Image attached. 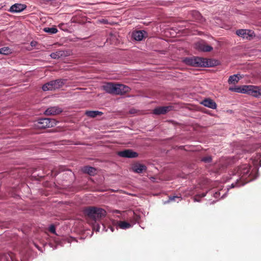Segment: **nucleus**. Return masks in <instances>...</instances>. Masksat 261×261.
<instances>
[{
	"mask_svg": "<svg viewBox=\"0 0 261 261\" xmlns=\"http://www.w3.org/2000/svg\"><path fill=\"white\" fill-rule=\"evenodd\" d=\"M132 169L135 173H142L143 172L146 171L147 168L145 165L137 163L132 166Z\"/></svg>",
	"mask_w": 261,
	"mask_h": 261,
	"instance_id": "nucleus-11",
	"label": "nucleus"
},
{
	"mask_svg": "<svg viewBox=\"0 0 261 261\" xmlns=\"http://www.w3.org/2000/svg\"><path fill=\"white\" fill-rule=\"evenodd\" d=\"M84 212L87 217L95 221L105 217L107 214L106 211L103 208L95 206L87 207L84 210Z\"/></svg>",
	"mask_w": 261,
	"mask_h": 261,
	"instance_id": "nucleus-3",
	"label": "nucleus"
},
{
	"mask_svg": "<svg viewBox=\"0 0 261 261\" xmlns=\"http://www.w3.org/2000/svg\"><path fill=\"white\" fill-rule=\"evenodd\" d=\"M250 165L246 164L239 166L235 169L234 175H237L239 178L237 179L235 183H232L231 185V188L240 187L253 180V178L250 172Z\"/></svg>",
	"mask_w": 261,
	"mask_h": 261,
	"instance_id": "nucleus-1",
	"label": "nucleus"
},
{
	"mask_svg": "<svg viewBox=\"0 0 261 261\" xmlns=\"http://www.w3.org/2000/svg\"><path fill=\"white\" fill-rule=\"evenodd\" d=\"M128 215L132 217L129 220L131 224H134L138 222L140 219V216L139 215L136 214L134 212H128Z\"/></svg>",
	"mask_w": 261,
	"mask_h": 261,
	"instance_id": "nucleus-17",
	"label": "nucleus"
},
{
	"mask_svg": "<svg viewBox=\"0 0 261 261\" xmlns=\"http://www.w3.org/2000/svg\"><path fill=\"white\" fill-rule=\"evenodd\" d=\"M11 53V49L8 47H4L0 48V54L3 55H9Z\"/></svg>",
	"mask_w": 261,
	"mask_h": 261,
	"instance_id": "nucleus-28",
	"label": "nucleus"
},
{
	"mask_svg": "<svg viewBox=\"0 0 261 261\" xmlns=\"http://www.w3.org/2000/svg\"><path fill=\"white\" fill-rule=\"evenodd\" d=\"M117 225L121 229H126L132 227V224L126 221H118L117 222Z\"/></svg>",
	"mask_w": 261,
	"mask_h": 261,
	"instance_id": "nucleus-20",
	"label": "nucleus"
},
{
	"mask_svg": "<svg viewBox=\"0 0 261 261\" xmlns=\"http://www.w3.org/2000/svg\"><path fill=\"white\" fill-rule=\"evenodd\" d=\"M183 62L188 65L194 67H206L210 65L206 59L196 57L185 58Z\"/></svg>",
	"mask_w": 261,
	"mask_h": 261,
	"instance_id": "nucleus-4",
	"label": "nucleus"
},
{
	"mask_svg": "<svg viewBox=\"0 0 261 261\" xmlns=\"http://www.w3.org/2000/svg\"><path fill=\"white\" fill-rule=\"evenodd\" d=\"M132 37L136 41H141L147 37V33L145 31H136L133 33Z\"/></svg>",
	"mask_w": 261,
	"mask_h": 261,
	"instance_id": "nucleus-10",
	"label": "nucleus"
},
{
	"mask_svg": "<svg viewBox=\"0 0 261 261\" xmlns=\"http://www.w3.org/2000/svg\"><path fill=\"white\" fill-rule=\"evenodd\" d=\"M67 80L66 79H57L53 80V84L55 90L62 88L66 83Z\"/></svg>",
	"mask_w": 261,
	"mask_h": 261,
	"instance_id": "nucleus-15",
	"label": "nucleus"
},
{
	"mask_svg": "<svg viewBox=\"0 0 261 261\" xmlns=\"http://www.w3.org/2000/svg\"><path fill=\"white\" fill-rule=\"evenodd\" d=\"M247 30H239L237 31V34L244 38H248V34H247Z\"/></svg>",
	"mask_w": 261,
	"mask_h": 261,
	"instance_id": "nucleus-26",
	"label": "nucleus"
},
{
	"mask_svg": "<svg viewBox=\"0 0 261 261\" xmlns=\"http://www.w3.org/2000/svg\"><path fill=\"white\" fill-rule=\"evenodd\" d=\"M181 198L180 197L177 196H170L169 197V200L171 201H176L177 202H178L179 201L181 200Z\"/></svg>",
	"mask_w": 261,
	"mask_h": 261,
	"instance_id": "nucleus-29",
	"label": "nucleus"
},
{
	"mask_svg": "<svg viewBox=\"0 0 261 261\" xmlns=\"http://www.w3.org/2000/svg\"><path fill=\"white\" fill-rule=\"evenodd\" d=\"M196 48L201 51L208 52L213 49V47L206 44L205 42L201 41L196 43Z\"/></svg>",
	"mask_w": 261,
	"mask_h": 261,
	"instance_id": "nucleus-9",
	"label": "nucleus"
},
{
	"mask_svg": "<svg viewBox=\"0 0 261 261\" xmlns=\"http://www.w3.org/2000/svg\"><path fill=\"white\" fill-rule=\"evenodd\" d=\"M26 8V6L21 4H15L12 5L9 11L11 12H20L24 10Z\"/></svg>",
	"mask_w": 261,
	"mask_h": 261,
	"instance_id": "nucleus-14",
	"label": "nucleus"
},
{
	"mask_svg": "<svg viewBox=\"0 0 261 261\" xmlns=\"http://www.w3.org/2000/svg\"><path fill=\"white\" fill-rule=\"evenodd\" d=\"M205 195H206V193H202L201 194L196 195L194 197V201L199 202V201H200V200L199 199V198L204 197L205 196Z\"/></svg>",
	"mask_w": 261,
	"mask_h": 261,
	"instance_id": "nucleus-30",
	"label": "nucleus"
},
{
	"mask_svg": "<svg viewBox=\"0 0 261 261\" xmlns=\"http://www.w3.org/2000/svg\"><path fill=\"white\" fill-rule=\"evenodd\" d=\"M64 51L62 50H58L55 53H53L50 54V56L53 59H59L60 57L63 56Z\"/></svg>",
	"mask_w": 261,
	"mask_h": 261,
	"instance_id": "nucleus-24",
	"label": "nucleus"
},
{
	"mask_svg": "<svg viewBox=\"0 0 261 261\" xmlns=\"http://www.w3.org/2000/svg\"><path fill=\"white\" fill-rule=\"evenodd\" d=\"M37 43V42H36V41H32V42H31V45L32 46H33H33H35Z\"/></svg>",
	"mask_w": 261,
	"mask_h": 261,
	"instance_id": "nucleus-33",
	"label": "nucleus"
},
{
	"mask_svg": "<svg viewBox=\"0 0 261 261\" xmlns=\"http://www.w3.org/2000/svg\"><path fill=\"white\" fill-rule=\"evenodd\" d=\"M102 88L107 93L114 95H123L130 91V88L127 86L114 83H107Z\"/></svg>",
	"mask_w": 261,
	"mask_h": 261,
	"instance_id": "nucleus-2",
	"label": "nucleus"
},
{
	"mask_svg": "<svg viewBox=\"0 0 261 261\" xmlns=\"http://www.w3.org/2000/svg\"><path fill=\"white\" fill-rule=\"evenodd\" d=\"M212 157L211 156H206L201 159V161L205 163H210L212 161Z\"/></svg>",
	"mask_w": 261,
	"mask_h": 261,
	"instance_id": "nucleus-31",
	"label": "nucleus"
},
{
	"mask_svg": "<svg viewBox=\"0 0 261 261\" xmlns=\"http://www.w3.org/2000/svg\"><path fill=\"white\" fill-rule=\"evenodd\" d=\"M118 155L123 158H134L138 156V154L130 149H126L118 152Z\"/></svg>",
	"mask_w": 261,
	"mask_h": 261,
	"instance_id": "nucleus-7",
	"label": "nucleus"
},
{
	"mask_svg": "<svg viewBox=\"0 0 261 261\" xmlns=\"http://www.w3.org/2000/svg\"><path fill=\"white\" fill-rule=\"evenodd\" d=\"M43 31L46 32L50 34H56L58 32V30L57 28L53 27V28H45L43 29Z\"/></svg>",
	"mask_w": 261,
	"mask_h": 261,
	"instance_id": "nucleus-27",
	"label": "nucleus"
},
{
	"mask_svg": "<svg viewBox=\"0 0 261 261\" xmlns=\"http://www.w3.org/2000/svg\"><path fill=\"white\" fill-rule=\"evenodd\" d=\"M85 114L90 117L94 118L97 116L101 115L102 113L98 111H86Z\"/></svg>",
	"mask_w": 261,
	"mask_h": 261,
	"instance_id": "nucleus-23",
	"label": "nucleus"
},
{
	"mask_svg": "<svg viewBox=\"0 0 261 261\" xmlns=\"http://www.w3.org/2000/svg\"><path fill=\"white\" fill-rule=\"evenodd\" d=\"M192 16L193 17V19L195 21L202 22L203 21V17L201 15V14L196 11H193L191 13Z\"/></svg>",
	"mask_w": 261,
	"mask_h": 261,
	"instance_id": "nucleus-22",
	"label": "nucleus"
},
{
	"mask_svg": "<svg viewBox=\"0 0 261 261\" xmlns=\"http://www.w3.org/2000/svg\"><path fill=\"white\" fill-rule=\"evenodd\" d=\"M57 174L58 173L57 172H55L54 171L51 170V175L55 176L57 175Z\"/></svg>",
	"mask_w": 261,
	"mask_h": 261,
	"instance_id": "nucleus-34",
	"label": "nucleus"
},
{
	"mask_svg": "<svg viewBox=\"0 0 261 261\" xmlns=\"http://www.w3.org/2000/svg\"><path fill=\"white\" fill-rule=\"evenodd\" d=\"M248 85L239 86L236 87H230L229 90L231 91H234L238 93H246L247 88Z\"/></svg>",
	"mask_w": 261,
	"mask_h": 261,
	"instance_id": "nucleus-18",
	"label": "nucleus"
},
{
	"mask_svg": "<svg viewBox=\"0 0 261 261\" xmlns=\"http://www.w3.org/2000/svg\"><path fill=\"white\" fill-rule=\"evenodd\" d=\"M62 112V110L57 107H52L48 108L45 111L46 115H55Z\"/></svg>",
	"mask_w": 261,
	"mask_h": 261,
	"instance_id": "nucleus-13",
	"label": "nucleus"
},
{
	"mask_svg": "<svg viewBox=\"0 0 261 261\" xmlns=\"http://www.w3.org/2000/svg\"><path fill=\"white\" fill-rule=\"evenodd\" d=\"M97 231H99V226L97 227V229H96Z\"/></svg>",
	"mask_w": 261,
	"mask_h": 261,
	"instance_id": "nucleus-35",
	"label": "nucleus"
},
{
	"mask_svg": "<svg viewBox=\"0 0 261 261\" xmlns=\"http://www.w3.org/2000/svg\"><path fill=\"white\" fill-rule=\"evenodd\" d=\"M49 231L54 234H56V228L54 225H51L49 228Z\"/></svg>",
	"mask_w": 261,
	"mask_h": 261,
	"instance_id": "nucleus-32",
	"label": "nucleus"
},
{
	"mask_svg": "<svg viewBox=\"0 0 261 261\" xmlns=\"http://www.w3.org/2000/svg\"><path fill=\"white\" fill-rule=\"evenodd\" d=\"M239 80V78L236 74H234L233 75L230 76L228 82L229 84H235L238 82Z\"/></svg>",
	"mask_w": 261,
	"mask_h": 261,
	"instance_id": "nucleus-25",
	"label": "nucleus"
},
{
	"mask_svg": "<svg viewBox=\"0 0 261 261\" xmlns=\"http://www.w3.org/2000/svg\"><path fill=\"white\" fill-rule=\"evenodd\" d=\"M201 104L212 109H215L217 108L216 103L211 98H205L201 102Z\"/></svg>",
	"mask_w": 261,
	"mask_h": 261,
	"instance_id": "nucleus-12",
	"label": "nucleus"
},
{
	"mask_svg": "<svg viewBox=\"0 0 261 261\" xmlns=\"http://www.w3.org/2000/svg\"><path fill=\"white\" fill-rule=\"evenodd\" d=\"M56 125L55 119L50 118H41L34 123V127L37 129H44L47 127H52Z\"/></svg>",
	"mask_w": 261,
	"mask_h": 261,
	"instance_id": "nucleus-5",
	"label": "nucleus"
},
{
	"mask_svg": "<svg viewBox=\"0 0 261 261\" xmlns=\"http://www.w3.org/2000/svg\"><path fill=\"white\" fill-rule=\"evenodd\" d=\"M246 88H247L246 94L256 97L261 96V88L252 85H248Z\"/></svg>",
	"mask_w": 261,
	"mask_h": 261,
	"instance_id": "nucleus-6",
	"label": "nucleus"
},
{
	"mask_svg": "<svg viewBox=\"0 0 261 261\" xmlns=\"http://www.w3.org/2000/svg\"><path fill=\"white\" fill-rule=\"evenodd\" d=\"M172 109L173 107L171 106L159 107L153 110V113L155 115H164Z\"/></svg>",
	"mask_w": 261,
	"mask_h": 261,
	"instance_id": "nucleus-8",
	"label": "nucleus"
},
{
	"mask_svg": "<svg viewBox=\"0 0 261 261\" xmlns=\"http://www.w3.org/2000/svg\"><path fill=\"white\" fill-rule=\"evenodd\" d=\"M83 173H87L91 176H93L96 174V170L95 168L90 166H85L82 169Z\"/></svg>",
	"mask_w": 261,
	"mask_h": 261,
	"instance_id": "nucleus-16",
	"label": "nucleus"
},
{
	"mask_svg": "<svg viewBox=\"0 0 261 261\" xmlns=\"http://www.w3.org/2000/svg\"><path fill=\"white\" fill-rule=\"evenodd\" d=\"M42 89L44 91H49V90H55V88L53 84V81H51L45 84H44Z\"/></svg>",
	"mask_w": 261,
	"mask_h": 261,
	"instance_id": "nucleus-21",
	"label": "nucleus"
},
{
	"mask_svg": "<svg viewBox=\"0 0 261 261\" xmlns=\"http://www.w3.org/2000/svg\"><path fill=\"white\" fill-rule=\"evenodd\" d=\"M1 261H18L15 258L14 254L12 252H9L5 254L1 258Z\"/></svg>",
	"mask_w": 261,
	"mask_h": 261,
	"instance_id": "nucleus-19",
	"label": "nucleus"
}]
</instances>
